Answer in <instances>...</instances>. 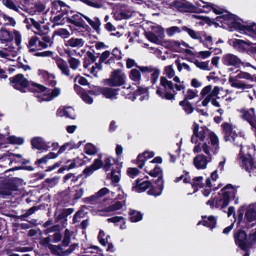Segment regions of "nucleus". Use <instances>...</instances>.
<instances>
[{"mask_svg":"<svg viewBox=\"0 0 256 256\" xmlns=\"http://www.w3.org/2000/svg\"><path fill=\"white\" fill-rule=\"evenodd\" d=\"M232 68L228 69L230 76L228 78V82L230 86L234 88L244 91L247 89L250 88L252 86L251 84H247L244 82L240 80V79H246L250 81H256V77L252 76L248 72H242L239 70L232 72Z\"/></svg>","mask_w":256,"mask_h":256,"instance_id":"obj_6","label":"nucleus"},{"mask_svg":"<svg viewBox=\"0 0 256 256\" xmlns=\"http://www.w3.org/2000/svg\"><path fill=\"white\" fill-rule=\"evenodd\" d=\"M0 41L6 43L3 50H0V57L9 60H14V58L18 54L19 46L22 42V36L20 32L14 30L11 33L4 29L0 30Z\"/></svg>","mask_w":256,"mask_h":256,"instance_id":"obj_3","label":"nucleus"},{"mask_svg":"<svg viewBox=\"0 0 256 256\" xmlns=\"http://www.w3.org/2000/svg\"><path fill=\"white\" fill-rule=\"evenodd\" d=\"M152 32L157 35L162 39L164 37V28L158 25H154L152 26Z\"/></svg>","mask_w":256,"mask_h":256,"instance_id":"obj_48","label":"nucleus"},{"mask_svg":"<svg viewBox=\"0 0 256 256\" xmlns=\"http://www.w3.org/2000/svg\"><path fill=\"white\" fill-rule=\"evenodd\" d=\"M240 112L242 118L248 122L256 134V116L254 108H251L248 110L242 109Z\"/></svg>","mask_w":256,"mask_h":256,"instance_id":"obj_13","label":"nucleus"},{"mask_svg":"<svg viewBox=\"0 0 256 256\" xmlns=\"http://www.w3.org/2000/svg\"><path fill=\"white\" fill-rule=\"evenodd\" d=\"M84 18L94 30H95L98 32L100 30L101 22L98 18L94 17L92 20L86 16H84Z\"/></svg>","mask_w":256,"mask_h":256,"instance_id":"obj_33","label":"nucleus"},{"mask_svg":"<svg viewBox=\"0 0 256 256\" xmlns=\"http://www.w3.org/2000/svg\"><path fill=\"white\" fill-rule=\"evenodd\" d=\"M166 32L169 36H172L176 33H180V30L178 26H174L168 28L166 30Z\"/></svg>","mask_w":256,"mask_h":256,"instance_id":"obj_62","label":"nucleus"},{"mask_svg":"<svg viewBox=\"0 0 256 256\" xmlns=\"http://www.w3.org/2000/svg\"><path fill=\"white\" fill-rule=\"evenodd\" d=\"M129 214L130 219L132 222H137L142 218V214L138 212L130 210Z\"/></svg>","mask_w":256,"mask_h":256,"instance_id":"obj_47","label":"nucleus"},{"mask_svg":"<svg viewBox=\"0 0 256 256\" xmlns=\"http://www.w3.org/2000/svg\"><path fill=\"white\" fill-rule=\"evenodd\" d=\"M215 134L211 132L206 127L198 128V124L196 123L194 124L193 134L191 138V141L196 145L200 144V142H203L205 140H210L211 138V135Z\"/></svg>","mask_w":256,"mask_h":256,"instance_id":"obj_8","label":"nucleus"},{"mask_svg":"<svg viewBox=\"0 0 256 256\" xmlns=\"http://www.w3.org/2000/svg\"><path fill=\"white\" fill-rule=\"evenodd\" d=\"M2 3L5 6L13 10L16 12H18L19 10L20 7L16 6L12 0H3Z\"/></svg>","mask_w":256,"mask_h":256,"instance_id":"obj_59","label":"nucleus"},{"mask_svg":"<svg viewBox=\"0 0 256 256\" xmlns=\"http://www.w3.org/2000/svg\"><path fill=\"white\" fill-rule=\"evenodd\" d=\"M58 156V154L56 153L50 152L48 154L45 156L44 157L38 159L36 162V164H46L48 160L52 158H55Z\"/></svg>","mask_w":256,"mask_h":256,"instance_id":"obj_41","label":"nucleus"},{"mask_svg":"<svg viewBox=\"0 0 256 256\" xmlns=\"http://www.w3.org/2000/svg\"><path fill=\"white\" fill-rule=\"evenodd\" d=\"M160 84L164 88L165 90H172L174 88L172 82L171 81L168 80L164 76L161 77L160 78Z\"/></svg>","mask_w":256,"mask_h":256,"instance_id":"obj_44","label":"nucleus"},{"mask_svg":"<svg viewBox=\"0 0 256 256\" xmlns=\"http://www.w3.org/2000/svg\"><path fill=\"white\" fill-rule=\"evenodd\" d=\"M204 5L202 6V12L208 13L212 10L216 14H219L216 18V21L222 24V26L228 27L231 29L236 30L240 32L245 34L254 39L256 40V24L240 23L236 16L224 10L223 8L212 4L204 2Z\"/></svg>","mask_w":256,"mask_h":256,"instance_id":"obj_1","label":"nucleus"},{"mask_svg":"<svg viewBox=\"0 0 256 256\" xmlns=\"http://www.w3.org/2000/svg\"><path fill=\"white\" fill-rule=\"evenodd\" d=\"M84 41L82 38H72L64 42V45L66 46L80 48L82 47Z\"/></svg>","mask_w":256,"mask_h":256,"instance_id":"obj_31","label":"nucleus"},{"mask_svg":"<svg viewBox=\"0 0 256 256\" xmlns=\"http://www.w3.org/2000/svg\"><path fill=\"white\" fill-rule=\"evenodd\" d=\"M67 8L66 4L60 0H55L52 4V14H56L60 12H66Z\"/></svg>","mask_w":256,"mask_h":256,"instance_id":"obj_21","label":"nucleus"},{"mask_svg":"<svg viewBox=\"0 0 256 256\" xmlns=\"http://www.w3.org/2000/svg\"><path fill=\"white\" fill-rule=\"evenodd\" d=\"M66 14V12H60L56 14H52L51 18L54 24V26L63 25L65 23V17L64 16Z\"/></svg>","mask_w":256,"mask_h":256,"instance_id":"obj_34","label":"nucleus"},{"mask_svg":"<svg viewBox=\"0 0 256 256\" xmlns=\"http://www.w3.org/2000/svg\"><path fill=\"white\" fill-rule=\"evenodd\" d=\"M38 38L36 36H32L29 40L28 44V47L30 51L36 50V46H38Z\"/></svg>","mask_w":256,"mask_h":256,"instance_id":"obj_51","label":"nucleus"},{"mask_svg":"<svg viewBox=\"0 0 256 256\" xmlns=\"http://www.w3.org/2000/svg\"><path fill=\"white\" fill-rule=\"evenodd\" d=\"M82 142L81 141L78 142L77 144L75 143L73 141H70L64 144L66 146V149L68 150L78 148L82 144Z\"/></svg>","mask_w":256,"mask_h":256,"instance_id":"obj_60","label":"nucleus"},{"mask_svg":"<svg viewBox=\"0 0 256 256\" xmlns=\"http://www.w3.org/2000/svg\"><path fill=\"white\" fill-rule=\"evenodd\" d=\"M110 238V236H106L104 232L102 230H100L98 236V239L100 244L106 246L108 242V240Z\"/></svg>","mask_w":256,"mask_h":256,"instance_id":"obj_45","label":"nucleus"},{"mask_svg":"<svg viewBox=\"0 0 256 256\" xmlns=\"http://www.w3.org/2000/svg\"><path fill=\"white\" fill-rule=\"evenodd\" d=\"M236 190L228 184L220 190L214 199L208 200L206 204L212 208L216 207L222 210L228 206L230 198H236Z\"/></svg>","mask_w":256,"mask_h":256,"instance_id":"obj_5","label":"nucleus"},{"mask_svg":"<svg viewBox=\"0 0 256 256\" xmlns=\"http://www.w3.org/2000/svg\"><path fill=\"white\" fill-rule=\"evenodd\" d=\"M156 94L162 98L168 100L174 99V95L172 93L164 91L162 88L158 87L156 90Z\"/></svg>","mask_w":256,"mask_h":256,"instance_id":"obj_38","label":"nucleus"},{"mask_svg":"<svg viewBox=\"0 0 256 256\" xmlns=\"http://www.w3.org/2000/svg\"><path fill=\"white\" fill-rule=\"evenodd\" d=\"M145 170L150 176L158 177V182L164 183L162 178V170L159 166L154 164L152 162H148L146 166Z\"/></svg>","mask_w":256,"mask_h":256,"instance_id":"obj_14","label":"nucleus"},{"mask_svg":"<svg viewBox=\"0 0 256 256\" xmlns=\"http://www.w3.org/2000/svg\"><path fill=\"white\" fill-rule=\"evenodd\" d=\"M138 68L143 74H150L152 83V84L156 83L160 73V69L152 66H139Z\"/></svg>","mask_w":256,"mask_h":256,"instance_id":"obj_12","label":"nucleus"},{"mask_svg":"<svg viewBox=\"0 0 256 256\" xmlns=\"http://www.w3.org/2000/svg\"><path fill=\"white\" fill-rule=\"evenodd\" d=\"M70 32L65 28H59L55 30L53 34V36H58L63 38H66L70 36Z\"/></svg>","mask_w":256,"mask_h":256,"instance_id":"obj_50","label":"nucleus"},{"mask_svg":"<svg viewBox=\"0 0 256 256\" xmlns=\"http://www.w3.org/2000/svg\"><path fill=\"white\" fill-rule=\"evenodd\" d=\"M203 180L204 178L202 176H198L194 178L192 182V186L193 188H196L197 186L200 188H203V186H204V184L202 183Z\"/></svg>","mask_w":256,"mask_h":256,"instance_id":"obj_57","label":"nucleus"},{"mask_svg":"<svg viewBox=\"0 0 256 256\" xmlns=\"http://www.w3.org/2000/svg\"><path fill=\"white\" fill-rule=\"evenodd\" d=\"M218 178L217 170H214L211 174L210 176L206 180L204 185L206 186V187L210 188L212 190L218 189V187L216 186Z\"/></svg>","mask_w":256,"mask_h":256,"instance_id":"obj_28","label":"nucleus"},{"mask_svg":"<svg viewBox=\"0 0 256 256\" xmlns=\"http://www.w3.org/2000/svg\"><path fill=\"white\" fill-rule=\"evenodd\" d=\"M169 45L174 51L177 52H184L185 48H190L189 45L185 42L176 40L170 42Z\"/></svg>","mask_w":256,"mask_h":256,"instance_id":"obj_20","label":"nucleus"},{"mask_svg":"<svg viewBox=\"0 0 256 256\" xmlns=\"http://www.w3.org/2000/svg\"><path fill=\"white\" fill-rule=\"evenodd\" d=\"M212 160L204 154H198L194 158L193 163L194 166L198 170L206 168L208 164L212 162Z\"/></svg>","mask_w":256,"mask_h":256,"instance_id":"obj_15","label":"nucleus"},{"mask_svg":"<svg viewBox=\"0 0 256 256\" xmlns=\"http://www.w3.org/2000/svg\"><path fill=\"white\" fill-rule=\"evenodd\" d=\"M202 224L210 228V229L215 227L216 223V218L213 216L208 217L202 216Z\"/></svg>","mask_w":256,"mask_h":256,"instance_id":"obj_36","label":"nucleus"},{"mask_svg":"<svg viewBox=\"0 0 256 256\" xmlns=\"http://www.w3.org/2000/svg\"><path fill=\"white\" fill-rule=\"evenodd\" d=\"M198 96V92L196 90H193L192 89H188L186 90L184 94V100H192Z\"/></svg>","mask_w":256,"mask_h":256,"instance_id":"obj_55","label":"nucleus"},{"mask_svg":"<svg viewBox=\"0 0 256 256\" xmlns=\"http://www.w3.org/2000/svg\"><path fill=\"white\" fill-rule=\"evenodd\" d=\"M108 177L112 180V182L116 184L120 180V171L118 170H112V172L108 175Z\"/></svg>","mask_w":256,"mask_h":256,"instance_id":"obj_52","label":"nucleus"},{"mask_svg":"<svg viewBox=\"0 0 256 256\" xmlns=\"http://www.w3.org/2000/svg\"><path fill=\"white\" fill-rule=\"evenodd\" d=\"M98 90L102 92L106 98L110 99H115L118 94V91L116 89L104 88H97Z\"/></svg>","mask_w":256,"mask_h":256,"instance_id":"obj_24","label":"nucleus"},{"mask_svg":"<svg viewBox=\"0 0 256 256\" xmlns=\"http://www.w3.org/2000/svg\"><path fill=\"white\" fill-rule=\"evenodd\" d=\"M219 148L218 137L216 134H212L210 142H205L202 146L196 145L194 148L193 152L194 153H198L202 150L206 156L212 160L214 156L218 154Z\"/></svg>","mask_w":256,"mask_h":256,"instance_id":"obj_7","label":"nucleus"},{"mask_svg":"<svg viewBox=\"0 0 256 256\" xmlns=\"http://www.w3.org/2000/svg\"><path fill=\"white\" fill-rule=\"evenodd\" d=\"M102 156H100L99 158L96 159L94 162L91 165L93 170H96L100 168H102L103 162L102 160Z\"/></svg>","mask_w":256,"mask_h":256,"instance_id":"obj_61","label":"nucleus"},{"mask_svg":"<svg viewBox=\"0 0 256 256\" xmlns=\"http://www.w3.org/2000/svg\"><path fill=\"white\" fill-rule=\"evenodd\" d=\"M182 30L186 32L189 36H190L194 40H198L200 41V42H202V38L201 36L200 32H196L186 26H182Z\"/></svg>","mask_w":256,"mask_h":256,"instance_id":"obj_32","label":"nucleus"},{"mask_svg":"<svg viewBox=\"0 0 256 256\" xmlns=\"http://www.w3.org/2000/svg\"><path fill=\"white\" fill-rule=\"evenodd\" d=\"M154 154L152 152H145L142 154H140L137 158V164L140 168H142L144 165L145 161L148 159L153 157Z\"/></svg>","mask_w":256,"mask_h":256,"instance_id":"obj_27","label":"nucleus"},{"mask_svg":"<svg viewBox=\"0 0 256 256\" xmlns=\"http://www.w3.org/2000/svg\"><path fill=\"white\" fill-rule=\"evenodd\" d=\"M102 160L103 162L102 168L106 171L109 170L114 162V158L106 155L102 156Z\"/></svg>","mask_w":256,"mask_h":256,"instance_id":"obj_39","label":"nucleus"},{"mask_svg":"<svg viewBox=\"0 0 256 256\" xmlns=\"http://www.w3.org/2000/svg\"><path fill=\"white\" fill-rule=\"evenodd\" d=\"M31 144L33 148L40 150H47L50 146L48 142H46L41 137H35L31 140Z\"/></svg>","mask_w":256,"mask_h":256,"instance_id":"obj_18","label":"nucleus"},{"mask_svg":"<svg viewBox=\"0 0 256 256\" xmlns=\"http://www.w3.org/2000/svg\"><path fill=\"white\" fill-rule=\"evenodd\" d=\"M56 64L62 74L70 78H72L73 75L71 74L66 61L61 58H58L56 60Z\"/></svg>","mask_w":256,"mask_h":256,"instance_id":"obj_17","label":"nucleus"},{"mask_svg":"<svg viewBox=\"0 0 256 256\" xmlns=\"http://www.w3.org/2000/svg\"><path fill=\"white\" fill-rule=\"evenodd\" d=\"M84 150L86 153L89 155H94L98 151V148L90 143H88L86 144Z\"/></svg>","mask_w":256,"mask_h":256,"instance_id":"obj_49","label":"nucleus"},{"mask_svg":"<svg viewBox=\"0 0 256 256\" xmlns=\"http://www.w3.org/2000/svg\"><path fill=\"white\" fill-rule=\"evenodd\" d=\"M195 64L198 68L204 70H210L208 67V62H199L196 60L194 62Z\"/></svg>","mask_w":256,"mask_h":256,"instance_id":"obj_64","label":"nucleus"},{"mask_svg":"<svg viewBox=\"0 0 256 256\" xmlns=\"http://www.w3.org/2000/svg\"><path fill=\"white\" fill-rule=\"evenodd\" d=\"M68 57V62L70 66V68L73 70L78 69L80 65V61L70 56H69Z\"/></svg>","mask_w":256,"mask_h":256,"instance_id":"obj_46","label":"nucleus"},{"mask_svg":"<svg viewBox=\"0 0 256 256\" xmlns=\"http://www.w3.org/2000/svg\"><path fill=\"white\" fill-rule=\"evenodd\" d=\"M245 217L249 222H252L256 220V204L249 205L247 208Z\"/></svg>","mask_w":256,"mask_h":256,"instance_id":"obj_29","label":"nucleus"},{"mask_svg":"<svg viewBox=\"0 0 256 256\" xmlns=\"http://www.w3.org/2000/svg\"><path fill=\"white\" fill-rule=\"evenodd\" d=\"M58 115L60 116H65L72 119L75 118L74 110L70 106L60 108L57 112Z\"/></svg>","mask_w":256,"mask_h":256,"instance_id":"obj_26","label":"nucleus"},{"mask_svg":"<svg viewBox=\"0 0 256 256\" xmlns=\"http://www.w3.org/2000/svg\"><path fill=\"white\" fill-rule=\"evenodd\" d=\"M68 196L71 200H78L84 194V190L82 188H68Z\"/></svg>","mask_w":256,"mask_h":256,"instance_id":"obj_30","label":"nucleus"},{"mask_svg":"<svg viewBox=\"0 0 256 256\" xmlns=\"http://www.w3.org/2000/svg\"><path fill=\"white\" fill-rule=\"evenodd\" d=\"M140 70L139 68H133L130 72L129 78L133 82L139 84L141 80Z\"/></svg>","mask_w":256,"mask_h":256,"instance_id":"obj_35","label":"nucleus"},{"mask_svg":"<svg viewBox=\"0 0 256 256\" xmlns=\"http://www.w3.org/2000/svg\"><path fill=\"white\" fill-rule=\"evenodd\" d=\"M84 16L81 14L74 15L70 19V22L77 26H80L82 25V18Z\"/></svg>","mask_w":256,"mask_h":256,"instance_id":"obj_40","label":"nucleus"},{"mask_svg":"<svg viewBox=\"0 0 256 256\" xmlns=\"http://www.w3.org/2000/svg\"><path fill=\"white\" fill-rule=\"evenodd\" d=\"M150 186L151 182L150 181L137 179L136 180L135 183L133 184L132 190L135 192H142L150 188Z\"/></svg>","mask_w":256,"mask_h":256,"instance_id":"obj_16","label":"nucleus"},{"mask_svg":"<svg viewBox=\"0 0 256 256\" xmlns=\"http://www.w3.org/2000/svg\"><path fill=\"white\" fill-rule=\"evenodd\" d=\"M38 74L52 86H54L56 84V82L55 80L54 75L49 74L47 71L44 70H39Z\"/></svg>","mask_w":256,"mask_h":256,"instance_id":"obj_23","label":"nucleus"},{"mask_svg":"<svg viewBox=\"0 0 256 256\" xmlns=\"http://www.w3.org/2000/svg\"><path fill=\"white\" fill-rule=\"evenodd\" d=\"M164 183L160 184L158 182V186H152L150 188V190L148 192L149 195L157 196H160L163 190Z\"/></svg>","mask_w":256,"mask_h":256,"instance_id":"obj_37","label":"nucleus"},{"mask_svg":"<svg viewBox=\"0 0 256 256\" xmlns=\"http://www.w3.org/2000/svg\"><path fill=\"white\" fill-rule=\"evenodd\" d=\"M72 234V232H71L68 229H66L65 230L64 236L62 242L64 246H67L70 244Z\"/></svg>","mask_w":256,"mask_h":256,"instance_id":"obj_63","label":"nucleus"},{"mask_svg":"<svg viewBox=\"0 0 256 256\" xmlns=\"http://www.w3.org/2000/svg\"><path fill=\"white\" fill-rule=\"evenodd\" d=\"M0 18L3 19L6 25L14 26L16 24V21L14 20L12 18L10 17L5 14H0Z\"/></svg>","mask_w":256,"mask_h":256,"instance_id":"obj_56","label":"nucleus"},{"mask_svg":"<svg viewBox=\"0 0 256 256\" xmlns=\"http://www.w3.org/2000/svg\"><path fill=\"white\" fill-rule=\"evenodd\" d=\"M10 80L14 88L22 92L28 91L30 89V86H32L36 96L40 102L51 100L61 93V90L58 88L50 90L40 84H32L22 74L10 78Z\"/></svg>","mask_w":256,"mask_h":256,"instance_id":"obj_2","label":"nucleus"},{"mask_svg":"<svg viewBox=\"0 0 256 256\" xmlns=\"http://www.w3.org/2000/svg\"><path fill=\"white\" fill-rule=\"evenodd\" d=\"M122 202H116L104 210L106 212H112L120 210L124 205Z\"/></svg>","mask_w":256,"mask_h":256,"instance_id":"obj_42","label":"nucleus"},{"mask_svg":"<svg viewBox=\"0 0 256 256\" xmlns=\"http://www.w3.org/2000/svg\"><path fill=\"white\" fill-rule=\"evenodd\" d=\"M146 38L152 42L159 44L160 42V38L152 32H149L146 34Z\"/></svg>","mask_w":256,"mask_h":256,"instance_id":"obj_54","label":"nucleus"},{"mask_svg":"<svg viewBox=\"0 0 256 256\" xmlns=\"http://www.w3.org/2000/svg\"><path fill=\"white\" fill-rule=\"evenodd\" d=\"M134 95L132 98H131L130 96H128V98H130L132 100H134L136 98V96H138V99L140 101H143L148 98V92L147 88H138Z\"/></svg>","mask_w":256,"mask_h":256,"instance_id":"obj_22","label":"nucleus"},{"mask_svg":"<svg viewBox=\"0 0 256 256\" xmlns=\"http://www.w3.org/2000/svg\"><path fill=\"white\" fill-rule=\"evenodd\" d=\"M126 78V74L121 70L117 69L112 72L110 78L104 80L105 85L119 86L124 84Z\"/></svg>","mask_w":256,"mask_h":256,"instance_id":"obj_9","label":"nucleus"},{"mask_svg":"<svg viewBox=\"0 0 256 256\" xmlns=\"http://www.w3.org/2000/svg\"><path fill=\"white\" fill-rule=\"evenodd\" d=\"M164 74L169 78H172L175 75V72L172 65L166 66L164 68Z\"/></svg>","mask_w":256,"mask_h":256,"instance_id":"obj_58","label":"nucleus"},{"mask_svg":"<svg viewBox=\"0 0 256 256\" xmlns=\"http://www.w3.org/2000/svg\"><path fill=\"white\" fill-rule=\"evenodd\" d=\"M220 88L218 86H216L212 88L211 85H208L202 88L200 92V95L202 99H203L202 101V105L204 106H206L208 103L210 102L213 98H218Z\"/></svg>","mask_w":256,"mask_h":256,"instance_id":"obj_10","label":"nucleus"},{"mask_svg":"<svg viewBox=\"0 0 256 256\" xmlns=\"http://www.w3.org/2000/svg\"><path fill=\"white\" fill-rule=\"evenodd\" d=\"M180 105L182 107V109L187 114H190L194 111V108L187 100H184L180 102Z\"/></svg>","mask_w":256,"mask_h":256,"instance_id":"obj_43","label":"nucleus"},{"mask_svg":"<svg viewBox=\"0 0 256 256\" xmlns=\"http://www.w3.org/2000/svg\"><path fill=\"white\" fill-rule=\"evenodd\" d=\"M235 242L237 245L242 250L247 248L246 235L243 230H240L234 235Z\"/></svg>","mask_w":256,"mask_h":256,"instance_id":"obj_19","label":"nucleus"},{"mask_svg":"<svg viewBox=\"0 0 256 256\" xmlns=\"http://www.w3.org/2000/svg\"><path fill=\"white\" fill-rule=\"evenodd\" d=\"M252 44V43L249 41L238 39H235L232 41L233 46L239 51H244L247 50Z\"/></svg>","mask_w":256,"mask_h":256,"instance_id":"obj_25","label":"nucleus"},{"mask_svg":"<svg viewBox=\"0 0 256 256\" xmlns=\"http://www.w3.org/2000/svg\"><path fill=\"white\" fill-rule=\"evenodd\" d=\"M222 64L228 66H234L236 68L240 67L243 64L242 60L237 56L232 54H227L222 58Z\"/></svg>","mask_w":256,"mask_h":256,"instance_id":"obj_11","label":"nucleus"},{"mask_svg":"<svg viewBox=\"0 0 256 256\" xmlns=\"http://www.w3.org/2000/svg\"><path fill=\"white\" fill-rule=\"evenodd\" d=\"M113 17L116 20H120L128 17V15L122 10H115L113 12Z\"/></svg>","mask_w":256,"mask_h":256,"instance_id":"obj_53","label":"nucleus"},{"mask_svg":"<svg viewBox=\"0 0 256 256\" xmlns=\"http://www.w3.org/2000/svg\"><path fill=\"white\" fill-rule=\"evenodd\" d=\"M222 126L224 134V138L226 141L232 140L234 144L238 145L240 143V146L242 147L241 140L242 138L240 136H238L232 126L228 123H224L222 125ZM241 149H242V148ZM239 156L242 160V166L250 174V176L256 175V162L250 156H244L242 150Z\"/></svg>","mask_w":256,"mask_h":256,"instance_id":"obj_4","label":"nucleus"}]
</instances>
